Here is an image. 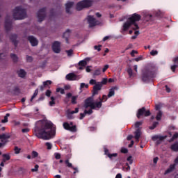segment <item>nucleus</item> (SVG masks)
<instances>
[{"label":"nucleus","mask_w":178,"mask_h":178,"mask_svg":"<svg viewBox=\"0 0 178 178\" xmlns=\"http://www.w3.org/2000/svg\"><path fill=\"white\" fill-rule=\"evenodd\" d=\"M33 133L38 138L50 140L56 134V127L51 121L42 120L36 122Z\"/></svg>","instance_id":"obj_1"},{"label":"nucleus","mask_w":178,"mask_h":178,"mask_svg":"<svg viewBox=\"0 0 178 178\" xmlns=\"http://www.w3.org/2000/svg\"><path fill=\"white\" fill-rule=\"evenodd\" d=\"M155 77V70L152 67H147L142 70V81L144 83L152 80Z\"/></svg>","instance_id":"obj_2"},{"label":"nucleus","mask_w":178,"mask_h":178,"mask_svg":"<svg viewBox=\"0 0 178 178\" xmlns=\"http://www.w3.org/2000/svg\"><path fill=\"white\" fill-rule=\"evenodd\" d=\"M13 12V16L15 20H23V19H26L27 16L26 9L22 8V6L15 7Z\"/></svg>","instance_id":"obj_3"},{"label":"nucleus","mask_w":178,"mask_h":178,"mask_svg":"<svg viewBox=\"0 0 178 178\" xmlns=\"http://www.w3.org/2000/svg\"><path fill=\"white\" fill-rule=\"evenodd\" d=\"M128 20L132 24L133 30H138L140 27L138 26V24L137 22H140L141 20V16L140 14L134 13L129 18Z\"/></svg>","instance_id":"obj_4"},{"label":"nucleus","mask_w":178,"mask_h":178,"mask_svg":"<svg viewBox=\"0 0 178 178\" xmlns=\"http://www.w3.org/2000/svg\"><path fill=\"white\" fill-rule=\"evenodd\" d=\"M92 5V2L90 0H83L76 4V10H83L84 8H90Z\"/></svg>","instance_id":"obj_5"},{"label":"nucleus","mask_w":178,"mask_h":178,"mask_svg":"<svg viewBox=\"0 0 178 178\" xmlns=\"http://www.w3.org/2000/svg\"><path fill=\"white\" fill-rule=\"evenodd\" d=\"M63 126L65 130H68V131H71L72 133H76L77 131V126L73 125V122H64Z\"/></svg>","instance_id":"obj_6"},{"label":"nucleus","mask_w":178,"mask_h":178,"mask_svg":"<svg viewBox=\"0 0 178 178\" xmlns=\"http://www.w3.org/2000/svg\"><path fill=\"white\" fill-rule=\"evenodd\" d=\"M151 115V111L149 110H147L145 108V107H142L141 108L138 109V113L136 114V116L138 119H140L141 116H150Z\"/></svg>","instance_id":"obj_7"},{"label":"nucleus","mask_w":178,"mask_h":178,"mask_svg":"<svg viewBox=\"0 0 178 178\" xmlns=\"http://www.w3.org/2000/svg\"><path fill=\"white\" fill-rule=\"evenodd\" d=\"M47 16V8H42L40 9L37 13V17L38 19V22H41L45 19Z\"/></svg>","instance_id":"obj_8"},{"label":"nucleus","mask_w":178,"mask_h":178,"mask_svg":"<svg viewBox=\"0 0 178 178\" xmlns=\"http://www.w3.org/2000/svg\"><path fill=\"white\" fill-rule=\"evenodd\" d=\"M94 98L92 97H88L84 101V104H83V108L87 109V108H94Z\"/></svg>","instance_id":"obj_9"},{"label":"nucleus","mask_w":178,"mask_h":178,"mask_svg":"<svg viewBox=\"0 0 178 178\" xmlns=\"http://www.w3.org/2000/svg\"><path fill=\"white\" fill-rule=\"evenodd\" d=\"M87 19L90 27H95V26H98V24H99V22L91 15L88 16Z\"/></svg>","instance_id":"obj_10"},{"label":"nucleus","mask_w":178,"mask_h":178,"mask_svg":"<svg viewBox=\"0 0 178 178\" xmlns=\"http://www.w3.org/2000/svg\"><path fill=\"white\" fill-rule=\"evenodd\" d=\"M5 29L6 30V31H10V30L12 29V21L10 20V17H9V15H7L6 17Z\"/></svg>","instance_id":"obj_11"},{"label":"nucleus","mask_w":178,"mask_h":178,"mask_svg":"<svg viewBox=\"0 0 178 178\" xmlns=\"http://www.w3.org/2000/svg\"><path fill=\"white\" fill-rule=\"evenodd\" d=\"M27 40L29 41L31 47H37L38 45V40L33 35L28 36Z\"/></svg>","instance_id":"obj_12"},{"label":"nucleus","mask_w":178,"mask_h":178,"mask_svg":"<svg viewBox=\"0 0 178 178\" xmlns=\"http://www.w3.org/2000/svg\"><path fill=\"white\" fill-rule=\"evenodd\" d=\"M52 49L55 54H59L60 52V42L55 41L53 43Z\"/></svg>","instance_id":"obj_13"},{"label":"nucleus","mask_w":178,"mask_h":178,"mask_svg":"<svg viewBox=\"0 0 178 178\" xmlns=\"http://www.w3.org/2000/svg\"><path fill=\"white\" fill-rule=\"evenodd\" d=\"M10 40L14 44V47L15 48L19 45V40H17V34H11L10 35Z\"/></svg>","instance_id":"obj_14"},{"label":"nucleus","mask_w":178,"mask_h":178,"mask_svg":"<svg viewBox=\"0 0 178 178\" xmlns=\"http://www.w3.org/2000/svg\"><path fill=\"white\" fill-rule=\"evenodd\" d=\"M102 88V83H97L93 86L92 95H97L98 92Z\"/></svg>","instance_id":"obj_15"},{"label":"nucleus","mask_w":178,"mask_h":178,"mask_svg":"<svg viewBox=\"0 0 178 178\" xmlns=\"http://www.w3.org/2000/svg\"><path fill=\"white\" fill-rule=\"evenodd\" d=\"M65 163L67 168H70L71 169H73L74 170H75V171L74 172V175H76V173H78V172H79V170L77 169V168L73 167V164H72V163H70V162L69 161V159H66V160L65 161Z\"/></svg>","instance_id":"obj_16"},{"label":"nucleus","mask_w":178,"mask_h":178,"mask_svg":"<svg viewBox=\"0 0 178 178\" xmlns=\"http://www.w3.org/2000/svg\"><path fill=\"white\" fill-rule=\"evenodd\" d=\"M65 78L69 81H73L77 79V75L74 73H70L66 75Z\"/></svg>","instance_id":"obj_17"},{"label":"nucleus","mask_w":178,"mask_h":178,"mask_svg":"<svg viewBox=\"0 0 178 178\" xmlns=\"http://www.w3.org/2000/svg\"><path fill=\"white\" fill-rule=\"evenodd\" d=\"M131 26L133 27V25L131 23V22L127 19V22L123 24V29H122L123 31H127V30H129V29H130Z\"/></svg>","instance_id":"obj_18"},{"label":"nucleus","mask_w":178,"mask_h":178,"mask_svg":"<svg viewBox=\"0 0 178 178\" xmlns=\"http://www.w3.org/2000/svg\"><path fill=\"white\" fill-rule=\"evenodd\" d=\"M135 134V139L136 143L140 141V137H141V129H136V131L134 132Z\"/></svg>","instance_id":"obj_19"},{"label":"nucleus","mask_w":178,"mask_h":178,"mask_svg":"<svg viewBox=\"0 0 178 178\" xmlns=\"http://www.w3.org/2000/svg\"><path fill=\"white\" fill-rule=\"evenodd\" d=\"M73 5H74V2L70 1L68 3H67L65 4V10H66V13L70 14L72 13L70 12V9L72 8V7L73 6Z\"/></svg>","instance_id":"obj_20"},{"label":"nucleus","mask_w":178,"mask_h":178,"mask_svg":"<svg viewBox=\"0 0 178 178\" xmlns=\"http://www.w3.org/2000/svg\"><path fill=\"white\" fill-rule=\"evenodd\" d=\"M70 29H67V31L63 35V37L65 39L67 44L69 43V37H70Z\"/></svg>","instance_id":"obj_21"},{"label":"nucleus","mask_w":178,"mask_h":178,"mask_svg":"<svg viewBox=\"0 0 178 178\" xmlns=\"http://www.w3.org/2000/svg\"><path fill=\"white\" fill-rule=\"evenodd\" d=\"M175 168L176 164H171L169 168L165 171L164 175H168V173H172V172H173Z\"/></svg>","instance_id":"obj_22"},{"label":"nucleus","mask_w":178,"mask_h":178,"mask_svg":"<svg viewBox=\"0 0 178 178\" xmlns=\"http://www.w3.org/2000/svg\"><path fill=\"white\" fill-rule=\"evenodd\" d=\"M92 105L94 106V108H92L93 110L101 109V108H102V101L97 102H93Z\"/></svg>","instance_id":"obj_23"},{"label":"nucleus","mask_w":178,"mask_h":178,"mask_svg":"<svg viewBox=\"0 0 178 178\" xmlns=\"http://www.w3.org/2000/svg\"><path fill=\"white\" fill-rule=\"evenodd\" d=\"M17 74L19 77L24 79V77H26V74H27V73L26 72V71H24V70L21 69L19 71H17Z\"/></svg>","instance_id":"obj_24"},{"label":"nucleus","mask_w":178,"mask_h":178,"mask_svg":"<svg viewBox=\"0 0 178 178\" xmlns=\"http://www.w3.org/2000/svg\"><path fill=\"white\" fill-rule=\"evenodd\" d=\"M2 161L3 162H6L7 161H10V154H2Z\"/></svg>","instance_id":"obj_25"},{"label":"nucleus","mask_w":178,"mask_h":178,"mask_svg":"<svg viewBox=\"0 0 178 178\" xmlns=\"http://www.w3.org/2000/svg\"><path fill=\"white\" fill-rule=\"evenodd\" d=\"M170 149L174 151L175 152H178V142H175L170 146Z\"/></svg>","instance_id":"obj_26"},{"label":"nucleus","mask_w":178,"mask_h":178,"mask_svg":"<svg viewBox=\"0 0 178 178\" xmlns=\"http://www.w3.org/2000/svg\"><path fill=\"white\" fill-rule=\"evenodd\" d=\"M104 155H107L110 158V159H112V154L109 153V149H108V147L106 146H104Z\"/></svg>","instance_id":"obj_27"},{"label":"nucleus","mask_w":178,"mask_h":178,"mask_svg":"<svg viewBox=\"0 0 178 178\" xmlns=\"http://www.w3.org/2000/svg\"><path fill=\"white\" fill-rule=\"evenodd\" d=\"M10 58H11V59H13V62H14V63H17L19 60V57H17V55H16L15 54H11Z\"/></svg>","instance_id":"obj_28"},{"label":"nucleus","mask_w":178,"mask_h":178,"mask_svg":"<svg viewBox=\"0 0 178 178\" xmlns=\"http://www.w3.org/2000/svg\"><path fill=\"white\" fill-rule=\"evenodd\" d=\"M165 138H166V136H159V138L157 139L156 141V144L157 145H159V144H161L162 143V141H163V140H165Z\"/></svg>","instance_id":"obj_29"},{"label":"nucleus","mask_w":178,"mask_h":178,"mask_svg":"<svg viewBox=\"0 0 178 178\" xmlns=\"http://www.w3.org/2000/svg\"><path fill=\"white\" fill-rule=\"evenodd\" d=\"M77 98H79V96L77 95L72 97L71 104H72V105H76V104H77Z\"/></svg>","instance_id":"obj_30"},{"label":"nucleus","mask_w":178,"mask_h":178,"mask_svg":"<svg viewBox=\"0 0 178 178\" xmlns=\"http://www.w3.org/2000/svg\"><path fill=\"white\" fill-rule=\"evenodd\" d=\"M51 84H52V81L47 80L43 82L44 87H48V88H49V86H51Z\"/></svg>","instance_id":"obj_31"},{"label":"nucleus","mask_w":178,"mask_h":178,"mask_svg":"<svg viewBox=\"0 0 178 178\" xmlns=\"http://www.w3.org/2000/svg\"><path fill=\"white\" fill-rule=\"evenodd\" d=\"M79 66H82L83 67H86L87 66V61L85 60H82L79 62Z\"/></svg>","instance_id":"obj_32"},{"label":"nucleus","mask_w":178,"mask_h":178,"mask_svg":"<svg viewBox=\"0 0 178 178\" xmlns=\"http://www.w3.org/2000/svg\"><path fill=\"white\" fill-rule=\"evenodd\" d=\"M162 115L163 113L161 111H159L156 116V120H161V119H162Z\"/></svg>","instance_id":"obj_33"},{"label":"nucleus","mask_w":178,"mask_h":178,"mask_svg":"<svg viewBox=\"0 0 178 178\" xmlns=\"http://www.w3.org/2000/svg\"><path fill=\"white\" fill-rule=\"evenodd\" d=\"M101 70H102V68H98L97 69L94 73H93V76H99V74H101Z\"/></svg>","instance_id":"obj_34"},{"label":"nucleus","mask_w":178,"mask_h":178,"mask_svg":"<svg viewBox=\"0 0 178 178\" xmlns=\"http://www.w3.org/2000/svg\"><path fill=\"white\" fill-rule=\"evenodd\" d=\"M37 95H38V89H36L33 95V96L31 98V102H33V99H34V98H35V97H37Z\"/></svg>","instance_id":"obj_35"},{"label":"nucleus","mask_w":178,"mask_h":178,"mask_svg":"<svg viewBox=\"0 0 178 178\" xmlns=\"http://www.w3.org/2000/svg\"><path fill=\"white\" fill-rule=\"evenodd\" d=\"M127 73L129 77H134V74L133 73V70L131 68H128Z\"/></svg>","instance_id":"obj_36"},{"label":"nucleus","mask_w":178,"mask_h":178,"mask_svg":"<svg viewBox=\"0 0 178 178\" xmlns=\"http://www.w3.org/2000/svg\"><path fill=\"white\" fill-rule=\"evenodd\" d=\"M142 124H143V121L136 122L135 123L136 129H140V130H141V128H140V126H142Z\"/></svg>","instance_id":"obj_37"},{"label":"nucleus","mask_w":178,"mask_h":178,"mask_svg":"<svg viewBox=\"0 0 178 178\" xmlns=\"http://www.w3.org/2000/svg\"><path fill=\"white\" fill-rule=\"evenodd\" d=\"M9 116H10V114L7 113L4 117V119L1 120V123H8V118H9Z\"/></svg>","instance_id":"obj_38"},{"label":"nucleus","mask_w":178,"mask_h":178,"mask_svg":"<svg viewBox=\"0 0 178 178\" xmlns=\"http://www.w3.org/2000/svg\"><path fill=\"white\" fill-rule=\"evenodd\" d=\"M158 124H159V122H153L152 126L149 127V129L154 130V129H155L156 127V126H158Z\"/></svg>","instance_id":"obj_39"},{"label":"nucleus","mask_w":178,"mask_h":178,"mask_svg":"<svg viewBox=\"0 0 178 178\" xmlns=\"http://www.w3.org/2000/svg\"><path fill=\"white\" fill-rule=\"evenodd\" d=\"M127 162H129V165H132L133 164V156H129L127 157Z\"/></svg>","instance_id":"obj_40"},{"label":"nucleus","mask_w":178,"mask_h":178,"mask_svg":"<svg viewBox=\"0 0 178 178\" xmlns=\"http://www.w3.org/2000/svg\"><path fill=\"white\" fill-rule=\"evenodd\" d=\"M92 110H94L93 108H90L88 111L85 110V114L86 115H92L93 112Z\"/></svg>","instance_id":"obj_41"},{"label":"nucleus","mask_w":178,"mask_h":178,"mask_svg":"<svg viewBox=\"0 0 178 178\" xmlns=\"http://www.w3.org/2000/svg\"><path fill=\"white\" fill-rule=\"evenodd\" d=\"M54 105H55V97H51V101L49 102V106H52Z\"/></svg>","instance_id":"obj_42"},{"label":"nucleus","mask_w":178,"mask_h":178,"mask_svg":"<svg viewBox=\"0 0 178 178\" xmlns=\"http://www.w3.org/2000/svg\"><path fill=\"white\" fill-rule=\"evenodd\" d=\"M119 90V88L118 86H114L112 88V97L115 95V91H118Z\"/></svg>","instance_id":"obj_43"},{"label":"nucleus","mask_w":178,"mask_h":178,"mask_svg":"<svg viewBox=\"0 0 178 178\" xmlns=\"http://www.w3.org/2000/svg\"><path fill=\"white\" fill-rule=\"evenodd\" d=\"M14 92L16 95H19V93L20 92V89L18 87H15L14 88Z\"/></svg>","instance_id":"obj_44"},{"label":"nucleus","mask_w":178,"mask_h":178,"mask_svg":"<svg viewBox=\"0 0 178 178\" xmlns=\"http://www.w3.org/2000/svg\"><path fill=\"white\" fill-rule=\"evenodd\" d=\"M65 52L68 56H72V55H73V49L66 50Z\"/></svg>","instance_id":"obj_45"},{"label":"nucleus","mask_w":178,"mask_h":178,"mask_svg":"<svg viewBox=\"0 0 178 178\" xmlns=\"http://www.w3.org/2000/svg\"><path fill=\"white\" fill-rule=\"evenodd\" d=\"M38 168L40 166L38 164L35 165V168L31 169V172H38Z\"/></svg>","instance_id":"obj_46"},{"label":"nucleus","mask_w":178,"mask_h":178,"mask_svg":"<svg viewBox=\"0 0 178 178\" xmlns=\"http://www.w3.org/2000/svg\"><path fill=\"white\" fill-rule=\"evenodd\" d=\"M86 115H87V114H86L85 111L83 112V113H81L80 117H79L80 120H83V119H84V118H86Z\"/></svg>","instance_id":"obj_47"},{"label":"nucleus","mask_w":178,"mask_h":178,"mask_svg":"<svg viewBox=\"0 0 178 178\" xmlns=\"http://www.w3.org/2000/svg\"><path fill=\"white\" fill-rule=\"evenodd\" d=\"M26 61L29 62V63L33 62V56L27 55L26 56Z\"/></svg>","instance_id":"obj_48"},{"label":"nucleus","mask_w":178,"mask_h":178,"mask_svg":"<svg viewBox=\"0 0 178 178\" xmlns=\"http://www.w3.org/2000/svg\"><path fill=\"white\" fill-rule=\"evenodd\" d=\"M150 55H152V56H155L158 55V51H156V50H152V51L150 52Z\"/></svg>","instance_id":"obj_49"},{"label":"nucleus","mask_w":178,"mask_h":178,"mask_svg":"<svg viewBox=\"0 0 178 178\" xmlns=\"http://www.w3.org/2000/svg\"><path fill=\"white\" fill-rule=\"evenodd\" d=\"M14 150H15V154H20L21 149L18 148L17 146L15 147Z\"/></svg>","instance_id":"obj_50"},{"label":"nucleus","mask_w":178,"mask_h":178,"mask_svg":"<svg viewBox=\"0 0 178 178\" xmlns=\"http://www.w3.org/2000/svg\"><path fill=\"white\" fill-rule=\"evenodd\" d=\"M46 147H47V149H52V144L50 143H46Z\"/></svg>","instance_id":"obj_51"},{"label":"nucleus","mask_w":178,"mask_h":178,"mask_svg":"<svg viewBox=\"0 0 178 178\" xmlns=\"http://www.w3.org/2000/svg\"><path fill=\"white\" fill-rule=\"evenodd\" d=\"M38 156V152L35 151L32 152V158H37Z\"/></svg>","instance_id":"obj_52"},{"label":"nucleus","mask_w":178,"mask_h":178,"mask_svg":"<svg viewBox=\"0 0 178 178\" xmlns=\"http://www.w3.org/2000/svg\"><path fill=\"white\" fill-rule=\"evenodd\" d=\"M122 154H127L129 152V150L127 148L122 147L121 149Z\"/></svg>","instance_id":"obj_53"},{"label":"nucleus","mask_w":178,"mask_h":178,"mask_svg":"<svg viewBox=\"0 0 178 178\" xmlns=\"http://www.w3.org/2000/svg\"><path fill=\"white\" fill-rule=\"evenodd\" d=\"M89 83L91 85V86H95V84H97V81L95 79H91L90 81H89Z\"/></svg>","instance_id":"obj_54"},{"label":"nucleus","mask_w":178,"mask_h":178,"mask_svg":"<svg viewBox=\"0 0 178 178\" xmlns=\"http://www.w3.org/2000/svg\"><path fill=\"white\" fill-rule=\"evenodd\" d=\"M56 92H60V94H65V90L62 88H57Z\"/></svg>","instance_id":"obj_55"},{"label":"nucleus","mask_w":178,"mask_h":178,"mask_svg":"<svg viewBox=\"0 0 178 178\" xmlns=\"http://www.w3.org/2000/svg\"><path fill=\"white\" fill-rule=\"evenodd\" d=\"M178 67L177 64H175L174 65L171 66V70L172 72H176V68Z\"/></svg>","instance_id":"obj_56"},{"label":"nucleus","mask_w":178,"mask_h":178,"mask_svg":"<svg viewBox=\"0 0 178 178\" xmlns=\"http://www.w3.org/2000/svg\"><path fill=\"white\" fill-rule=\"evenodd\" d=\"M176 138H178V133H175V134L172 136V138H171V141H173L174 140H176Z\"/></svg>","instance_id":"obj_57"},{"label":"nucleus","mask_w":178,"mask_h":178,"mask_svg":"<svg viewBox=\"0 0 178 178\" xmlns=\"http://www.w3.org/2000/svg\"><path fill=\"white\" fill-rule=\"evenodd\" d=\"M88 88V84H86L85 83H81V88Z\"/></svg>","instance_id":"obj_58"},{"label":"nucleus","mask_w":178,"mask_h":178,"mask_svg":"<svg viewBox=\"0 0 178 178\" xmlns=\"http://www.w3.org/2000/svg\"><path fill=\"white\" fill-rule=\"evenodd\" d=\"M0 140H1V141L6 140V135L5 134L0 135Z\"/></svg>","instance_id":"obj_59"},{"label":"nucleus","mask_w":178,"mask_h":178,"mask_svg":"<svg viewBox=\"0 0 178 178\" xmlns=\"http://www.w3.org/2000/svg\"><path fill=\"white\" fill-rule=\"evenodd\" d=\"M101 47H102V45L99 44L98 46H95L94 48L95 49H96L97 51H98V52H99V51H101Z\"/></svg>","instance_id":"obj_60"},{"label":"nucleus","mask_w":178,"mask_h":178,"mask_svg":"<svg viewBox=\"0 0 178 178\" xmlns=\"http://www.w3.org/2000/svg\"><path fill=\"white\" fill-rule=\"evenodd\" d=\"M159 136L156 135V136H152V140L153 141H157V140H159Z\"/></svg>","instance_id":"obj_61"},{"label":"nucleus","mask_w":178,"mask_h":178,"mask_svg":"<svg viewBox=\"0 0 178 178\" xmlns=\"http://www.w3.org/2000/svg\"><path fill=\"white\" fill-rule=\"evenodd\" d=\"M51 92H51L50 90H47L46 91V93H45L46 97H51Z\"/></svg>","instance_id":"obj_62"},{"label":"nucleus","mask_w":178,"mask_h":178,"mask_svg":"<svg viewBox=\"0 0 178 178\" xmlns=\"http://www.w3.org/2000/svg\"><path fill=\"white\" fill-rule=\"evenodd\" d=\"M22 131L23 133H29L30 131V129H29V128L22 129Z\"/></svg>","instance_id":"obj_63"},{"label":"nucleus","mask_w":178,"mask_h":178,"mask_svg":"<svg viewBox=\"0 0 178 178\" xmlns=\"http://www.w3.org/2000/svg\"><path fill=\"white\" fill-rule=\"evenodd\" d=\"M55 158H56V159H60V154L56 153L55 154Z\"/></svg>","instance_id":"obj_64"}]
</instances>
